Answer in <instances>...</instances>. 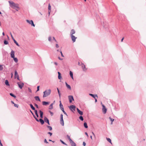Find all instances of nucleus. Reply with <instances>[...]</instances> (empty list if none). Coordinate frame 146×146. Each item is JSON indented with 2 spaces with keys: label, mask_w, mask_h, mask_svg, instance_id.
I'll use <instances>...</instances> for the list:
<instances>
[{
  "label": "nucleus",
  "mask_w": 146,
  "mask_h": 146,
  "mask_svg": "<svg viewBox=\"0 0 146 146\" xmlns=\"http://www.w3.org/2000/svg\"><path fill=\"white\" fill-rule=\"evenodd\" d=\"M51 91L50 89H48L45 90L44 92L43 97L45 98L49 96L51 93Z\"/></svg>",
  "instance_id": "1"
},
{
  "label": "nucleus",
  "mask_w": 146,
  "mask_h": 146,
  "mask_svg": "<svg viewBox=\"0 0 146 146\" xmlns=\"http://www.w3.org/2000/svg\"><path fill=\"white\" fill-rule=\"evenodd\" d=\"M8 2L9 3L11 7H14L17 8H19V7L17 4H16L13 2L11 1H9Z\"/></svg>",
  "instance_id": "2"
},
{
  "label": "nucleus",
  "mask_w": 146,
  "mask_h": 146,
  "mask_svg": "<svg viewBox=\"0 0 146 146\" xmlns=\"http://www.w3.org/2000/svg\"><path fill=\"white\" fill-rule=\"evenodd\" d=\"M17 84L19 86V87L21 89H22L24 85V84L20 82H18L17 83Z\"/></svg>",
  "instance_id": "3"
},
{
  "label": "nucleus",
  "mask_w": 146,
  "mask_h": 146,
  "mask_svg": "<svg viewBox=\"0 0 146 146\" xmlns=\"http://www.w3.org/2000/svg\"><path fill=\"white\" fill-rule=\"evenodd\" d=\"M26 21L27 23H29V24H31V26H33L34 27L35 26V25L34 24V23L33 20H27Z\"/></svg>",
  "instance_id": "4"
},
{
  "label": "nucleus",
  "mask_w": 146,
  "mask_h": 146,
  "mask_svg": "<svg viewBox=\"0 0 146 146\" xmlns=\"http://www.w3.org/2000/svg\"><path fill=\"white\" fill-rule=\"evenodd\" d=\"M102 111L104 114H105L107 111V110L105 106L102 104Z\"/></svg>",
  "instance_id": "5"
},
{
  "label": "nucleus",
  "mask_w": 146,
  "mask_h": 146,
  "mask_svg": "<svg viewBox=\"0 0 146 146\" xmlns=\"http://www.w3.org/2000/svg\"><path fill=\"white\" fill-rule=\"evenodd\" d=\"M68 98L69 102L70 103H72V101H74V99L72 96L70 95L68 96Z\"/></svg>",
  "instance_id": "6"
},
{
  "label": "nucleus",
  "mask_w": 146,
  "mask_h": 146,
  "mask_svg": "<svg viewBox=\"0 0 146 146\" xmlns=\"http://www.w3.org/2000/svg\"><path fill=\"white\" fill-rule=\"evenodd\" d=\"M36 121L38 122H40L41 124L42 125L44 123V121L42 118L40 119L39 120L37 118L35 119Z\"/></svg>",
  "instance_id": "7"
},
{
  "label": "nucleus",
  "mask_w": 146,
  "mask_h": 146,
  "mask_svg": "<svg viewBox=\"0 0 146 146\" xmlns=\"http://www.w3.org/2000/svg\"><path fill=\"white\" fill-rule=\"evenodd\" d=\"M69 108L70 110H71L72 111H75V108H76V106H75L72 105L71 106H70L69 107Z\"/></svg>",
  "instance_id": "8"
},
{
  "label": "nucleus",
  "mask_w": 146,
  "mask_h": 146,
  "mask_svg": "<svg viewBox=\"0 0 146 146\" xmlns=\"http://www.w3.org/2000/svg\"><path fill=\"white\" fill-rule=\"evenodd\" d=\"M44 121L46 123H47L49 125H50L49 120L46 117H44Z\"/></svg>",
  "instance_id": "9"
},
{
  "label": "nucleus",
  "mask_w": 146,
  "mask_h": 146,
  "mask_svg": "<svg viewBox=\"0 0 146 146\" xmlns=\"http://www.w3.org/2000/svg\"><path fill=\"white\" fill-rule=\"evenodd\" d=\"M11 56L12 58L15 57V52L14 51L12 50L11 52Z\"/></svg>",
  "instance_id": "10"
},
{
  "label": "nucleus",
  "mask_w": 146,
  "mask_h": 146,
  "mask_svg": "<svg viewBox=\"0 0 146 146\" xmlns=\"http://www.w3.org/2000/svg\"><path fill=\"white\" fill-rule=\"evenodd\" d=\"M71 36V38L72 41L73 42H74L76 41V37L72 35Z\"/></svg>",
  "instance_id": "11"
},
{
  "label": "nucleus",
  "mask_w": 146,
  "mask_h": 146,
  "mask_svg": "<svg viewBox=\"0 0 146 146\" xmlns=\"http://www.w3.org/2000/svg\"><path fill=\"white\" fill-rule=\"evenodd\" d=\"M59 106L60 108L62 110H64V108H63V105L62 104L61 101H60Z\"/></svg>",
  "instance_id": "12"
},
{
  "label": "nucleus",
  "mask_w": 146,
  "mask_h": 146,
  "mask_svg": "<svg viewBox=\"0 0 146 146\" xmlns=\"http://www.w3.org/2000/svg\"><path fill=\"white\" fill-rule=\"evenodd\" d=\"M67 137V139L69 140L70 143L71 142H72L73 141L70 138V136L68 135H67L66 136Z\"/></svg>",
  "instance_id": "13"
},
{
  "label": "nucleus",
  "mask_w": 146,
  "mask_h": 146,
  "mask_svg": "<svg viewBox=\"0 0 146 146\" xmlns=\"http://www.w3.org/2000/svg\"><path fill=\"white\" fill-rule=\"evenodd\" d=\"M65 84L67 88L69 89L70 90H71V88L69 84H68L66 82H65Z\"/></svg>",
  "instance_id": "14"
},
{
  "label": "nucleus",
  "mask_w": 146,
  "mask_h": 146,
  "mask_svg": "<svg viewBox=\"0 0 146 146\" xmlns=\"http://www.w3.org/2000/svg\"><path fill=\"white\" fill-rule=\"evenodd\" d=\"M39 112L40 114V117L41 118H43V112L40 110H39Z\"/></svg>",
  "instance_id": "15"
},
{
  "label": "nucleus",
  "mask_w": 146,
  "mask_h": 146,
  "mask_svg": "<svg viewBox=\"0 0 146 146\" xmlns=\"http://www.w3.org/2000/svg\"><path fill=\"white\" fill-rule=\"evenodd\" d=\"M34 98H35V100H36L37 101H38L39 102L40 101V99L39 96H35L34 97Z\"/></svg>",
  "instance_id": "16"
},
{
  "label": "nucleus",
  "mask_w": 146,
  "mask_h": 146,
  "mask_svg": "<svg viewBox=\"0 0 146 146\" xmlns=\"http://www.w3.org/2000/svg\"><path fill=\"white\" fill-rule=\"evenodd\" d=\"M42 105H46L48 104H49V102H45V101H43L42 102Z\"/></svg>",
  "instance_id": "17"
},
{
  "label": "nucleus",
  "mask_w": 146,
  "mask_h": 146,
  "mask_svg": "<svg viewBox=\"0 0 146 146\" xmlns=\"http://www.w3.org/2000/svg\"><path fill=\"white\" fill-rule=\"evenodd\" d=\"M58 78L59 79V80H61L62 78L61 76V74L59 72H58Z\"/></svg>",
  "instance_id": "18"
},
{
  "label": "nucleus",
  "mask_w": 146,
  "mask_h": 146,
  "mask_svg": "<svg viewBox=\"0 0 146 146\" xmlns=\"http://www.w3.org/2000/svg\"><path fill=\"white\" fill-rule=\"evenodd\" d=\"M82 67L84 71H86V66L83 64H82Z\"/></svg>",
  "instance_id": "19"
},
{
  "label": "nucleus",
  "mask_w": 146,
  "mask_h": 146,
  "mask_svg": "<svg viewBox=\"0 0 146 146\" xmlns=\"http://www.w3.org/2000/svg\"><path fill=\"white\" fill-rule=\"evenodd\" d=\"M19 76V75L18 74L16 70H15V78H16L17 77Z\"/></svg>",
  "instance_id": "20"
},
{
  "label": "nucleus",
  "mask_w": 146,
  "mask_h": 146,
  "mask_svg": "<svg viewBox=\"0 0 146 146\" xmlns=\"http://www.w3.org/2000/svg\"><path fill=\"white\" fill-rule=\"evenodd\" d=\"M89 95L90 96H92V97H93V98H95V97H98V96L96 94L95 95H94V94H89Z\"/></svg>",
  "instance_id": "21"
},
{
  "label": "nucleus",
  "mask_w": 146,
  "mask_h": 146,
  "mask_svg": "<svg viewBox=\"0 0 146 146\" xmlns=\"http://www.w3.org/2000/svg\"><path fill=\"white\" fill-rule=\"evenodd\" d=\"M70 75L72 79L73 80V74L72 72L71 71H70Z\"/></svg>",
  "instance_id": "22"
},
{
  "label": "nucleus",
  "mask_w": 146,
  "mask_h": 146,
  "mask_svg": "<svg viewBox=\"0 0 146 146\" xmlns=\"http://www.w3.org/2000/svg\"><path fill=\"white\" fill-rule=\"evenodd\" d=\"M60 123L63 126L64 125V122L63 119H60Z\"/></svg>",
  "instance_id": "23"
},
{
  "label": "nucleus",
  "mask_w": 146,
  "mask_h": 146,
  "mask_svg": "<svg viewBox=\"0 0 146 146\" xmlns=\"http://www.w3.org/2000/svg\"><path fill=\"white\" fill-rule=\"evenodd\" d=\"M75 31L74 29H72L71 31V32H70V35H73V34H75Z\"/></svg>",
  "instance_id": "24"
},
{
  "label": "nucleus",
  "mask_w": 146,
  "mask_h": 146,
  "mask_svg": "<svg viewBox=\"0 0 146 146\" xmlns=\"http://www.w3.org/2000/svg\"><path fill=\"white\" fill-rule=\"evenodd\" d=\"M30 106L31 107V108L33 110H35V108L33 106V105L31 104H30Z\"/></svg>",
  "instance_id": "25"
},
{
  "label": "nucleus",
  "mask_w": 146,
  "mask_h": 146,
  "mask_svg": "<svg viewBox=\"0 0 146 146\" xmlns=\"http://www.w3.org/2000/svg\"><path fill=\"white\" fill-rule=\"evenodd\" d=\"M5 83L6 85L7 86H9V82L7 80H6L5 82Z\"/></svg>",
  "instance_id": "26"
},
{
  "label": "nucleus",
  "mask_w": 146,
  "mask_h": 146,
  "mask_svg": "<svg viewBox=\"0 0 146 146\" xmlns=\"http://www.w3.org/2000/svg\"><path fill=\"white\" fill-rule=\"evenodd\" d=\"M53 108V104H52L50 105L49 107V109L52 110Z\"/></svg>",
  "instance_id": "27"
},
{
  "label": "nucleus",
  "mask_w": 146,
  "mask_h": 146,
  "mask_svg": "<svg viewBox=\"0 0 146 146\" xmlns=\"http://www.w3.org/2000/svg\"><path fill=\"white\" fill-rule=\"evenodd\" d=\"M70 143L71 144V146H76V143H74V141Z\"/></svg>",
  "instance_id": "28"
},
{
  "label": "nucleus",
  "mask_w": 146,
  "mask_h": 146,
  "mask_svg": "<svg viewBox=\"0 0 146 146\" xmlns=\"http://www.w3.org/2000/svg\"><path fill=\"white\" fill-rule=\"evenodd\" d=\"M13 58L14 60L16 63H17L18 62V60L17 58L14 57V58Z\"/></svg>",
  "instance_id": "29"
},
{
  "label": "nucleus",
  "mask_w": 146,
  "mask_h": 146,
  "mask_svg": "<svg viewBox=\"0 0 146 146\" xmlns=\"http://www.w3.org/2000/svg\"><path fill=\"white\" fill-rule=\"evenodd\" d=\"M84 127L86 128H88V126L87 125V123H86V122H84Z\"/></svg>",
  "instance_id": "30"
},
{
  "label": "nucleus",
  "mask_w": 146,
  "mask_h": 146,
  "mask_svg": "<svg viewBox=\"0 0 146 146\" xmlns=\"http://www.w3.org/2000/svg\"><path fill=\"white\" fill-rule=\"evenodd\" d=\"M109 118L111 121V124H113V122L114 121V119L111 118L110 117Z\"/></svg>",
  "instance_id": "31"
},
{
  "label": "nucleus",
  "mask_w": 146,
  "mask_h": 146,
  "mask_svg": "<svg viewBox=\"0 0 146 146\" xmlns=\"http://www.w3.org/2000/svg\"><path fill=\"white\" fill-rule=\"evenodd\" d=\"M10 95L15 98H16V96L12 93H10Z\"/></svg>",
  "instance_id": "32"
},
{
  "label": "nucleus",
  "mask_w": 146,
  "mask_h": 146,
  "mask_svg": "<svg viewBox=\"0 0 146 146\" xmlns=\"http://www.w3.org/2000/svg\"><path fill=\"white\" fill-rule=\"evenodd\" d=\"M14 43L16 44V45L18 46H19V44L17 43V41L15 40H13Z\"/></svg>",
  "instance_id": "33"
},
{
  "label": "nucleus",
  "mask_w": 146,
  "mask_h": 146,
  "mask_svg": "<svg viewBox=\"0 0 146 146\" xmlns=\"http://www.w3.org/2000/svg\"><path fill=\"white\" fill-rule=\"evenodd\" d=\"M3 65H0V71L2 70L3 69Z\"/></svg>",
  "instance_id": "34"
},
{
  "label": "nucleus",
  "mask_w": 146,
  "mask_h": 146,
  "mask_svg": "<svg viewBox=\"0 0 146 146\" xmlns=\"http://www.w3.org/2000/svg\"><path fill=\"white\" fill-rule=\"evenodd\" d=\"M35 115H36L37 117H38L39 116H38V114L37 111V110H35Z\"/></svg>",
  "instance_id": "35"
},
{
  "label": "nucleus",
  "mask_w": 146,
  "mask_h": 146,
  "mask_svg": "<svg viewBox=\"0 0 146 146\" xmlns=\"http://www.w3.org/2000/svg\"><path fill=\"white\" fill-rule=\"evenodd\" d=\"M47 127L49 129L50 131H51L52 130V128L51 126L47 125Z\"/></svg>",
  "instance_id": "36"
},
{
  "label": "nucleus",
  "mask_w": 146,
  "mask_h": 146,
  "mask_svg": "<svg viewBox=\"0 0 146 146\" xmlns=\"http://www.w3.org/2000/svg\"><path fill=\"white\" fill-rule=\"evenodd\" d=\"M107 140L110 143L112 144L111 139L109 138H106Z\"/></svg>",
  "instance_id": "37"
},
{
  "label": "nucleus",
  "mask_w": 146,
  "mask_h": 146,
  "mask_svg": "<svg viewBox=\"0 0 146 146\" xmlns=\"http://www.w3.org/2000/svg\"><path fill=\"white\" fill-rule=\"evenodd\" d=\"M60 141L63 144L66 145V146L67 145L66 143L65 142H64L63 141H62V140H61V139L60 140Z\"/></svg>",
  "instance_id": "38"
},
{
  "label": "nucleus",
  "mask_w": 146,
  "mask_h": 146,
  "mask_svg": "<svg viewBox=\"0 0 146 146\" xmlns=\"http://www.w3.org/2000/svg\"><path fill=\"white\" fill-rule=\"evenodd\" d=\"M78 113L80 115H82L83 114V112L82 111L80 110L78 112Z\"/></svg>",
  "instance_id": "39"
},
{
  "label": "nucleus",
  "mask_w": 146,
  "mask_h": 146,
  "mask_svg": "<svg viewBox=\"0 0 146 146\" xmlns=\"http://www.w3.org/2000/svg\"><path fill=\"white\" fill-rule=\"evenodd\" d=\"M4 43L5 44L7 45L8 44V42L7 41L5 40L4 41Z\"/></svg>",
  "instance_id": "40"
},
{
  "label": "nucleus",
  "mask_w": 146,
  "mask_h": 146,
  "mask_svg": "<svg viewBox=\"0 0 146 146\" xmlns=\"http://www.w3.org/2000/svg\"><path fill=\"white\" fill-rule=\"evenodd\" d=\"M30 112L31 113H32V114L33 115L34 118H35H35H36V117L35 116V115L33 113V112H32V111L30 110Z\"/></svg>",
  "instance_id": "41"
},
{
  "label": "nucleus",
  "mask_w": 146,
  "mask_h": 146,
  "mask_svg": "<svg viewBox=\"0 0 146 146\" xmlns=\"http://www.w3.org/2000/svg\"><path fill=\"white\" fill-rule=\"evenodd\" d=\"M80 119L81 120V121H83V120H84V119H83V117L81 115L80 116V117H79Z\"/></svg>",
  "instance_id": "42"
},
{
  "label": "nucleus",
  "mask_w": 146,
  "mask_h": 146,
  "mask_svg": "<svg viewBox=\"0 0 146 146\" xmlns=\"http://www.w3.org/2000/svg\"><path fill=\"white\" fill-rule=\"evenodd\" d=\"M48 39V40L50 42H51V37L50 36H49Z\"/></svg>",
  "instance_id": "43"
},
{
  "label": "nucleus",
  "mask_w": 146,
  "mask_h": 146,
  "mask_svg": "<svg viewBox=\"0 0 146 146\" xmlns=\"http://www.w3.org/2000/svg\"><path fill=\"white\" fill-rule=\"evenodd\" d=\"M48 11H51V6L50 5V4L48 5Z\"/></svg>",
  "instance_id": "44"
},
{
  "label": "nucleus",
  "mask_w": 146,
  "mask_h": 146,
  "mask_svg": "<svg viewBox=\"0 0 146 146\" xmlns=\"http://www.w3.org/2000/svg\"><path fill=\"white\" fill-rule=\"evenodd\" d=\"M49 111L50 112V115H51L52 116L53 115V114H54L52 112H51L50 111Z\"/></svg>",
  "instance_id": "45"
},
{
  "label": "nucleus",
  "mask_w": 146,
  "mask_h": 146,
  "mask_svg": "<svg viewBox=\"0 0 146 146\" xmlns=\"http://www.w3.org/2000/svg\"><path fill=\"white\" fill-rule=\"evenodd\" d=\"M14 106L16 107L17 108H18V104H14Z\"/></svg>",
  "instance_id": "46"
},
{
  "label": "nucleus",
  "mask_w": 146,
  "mask_h": 146,
  "mask_svg": "<svg viewBox=\"0 0 146 146\" xmlns=\"http://www.w3.org/2000/svg\"><path fill=\"white\" fill-rule=\"evenodd\" d=\"M34 105L37 108H38V105L36 104H35Z\"/></svg>",
  "instance_id": "47"
},
{
  "label": "nucleus",
  "mask_w": 146,
  "mask_h": 146,
  "mask_svg": "<svg viewBox=\"0 0 146 146\" xmlns=\"http://www.w3.org/2000/svg\"><path fill=\"white\" fill-rule=\"evenodd\" d=\"M63 111V113L65 114L67 116V115L66 113V112L64 111V110H62Z\"/></svg>",
  "instance_id": "48"
},
{
  "label": "nucleus",
  "mask_w": 146,
  "mask_h": 146,
  "mask_svg": "<svg viewBox=\"0 0 146 146\" xmlns=\"http://www.w3.org/2000/svg\"><path fill=\"white\" fill-rule=\"evenodd\" d=\"M44 142L45 143H48L46 139H45L44 140Z\"/></svg>",
  "instance_id": "49"
},
{
  "label": "nucleus",
  "mask_w": 146,
  "mask_h": 146,
  "mask_svg": "<svg viewBox=\"0 0 146 146\" xmlns=\"http://www.w3.org/2000/svg\"><path fill=\"white\" fill-rule=\"evenodd\" d=\"M56 48H59V46L58 44H56Z\"/></svg>",
  "instance_id": "50"
},
{
  "label": "nucleus",
  "mask_w": 146,
  "mask_h": 146,
  "mask_svg": "<svg viewBox=\"0 0 146 146\" xmlns=\"http://www.w3.org/2000/svg\"><path fill=\"white\" fill-rule=\"evenodd\" d=\"M39 86H38L37 87V90L36 91V92L37 91H38L39 90Z\"/></svg>",
  "instance_id": "51"
},
{
  "label": "nucleus",
  "mask_w": 146,
  "mask_h": 146,
  "mask_svg": "<svg viewBox=\"0 0 146 146\" xmlns=\"http://www.w3.org/2000/svg\"><path fill=\"white\" fill-rule=\"evenodd\" d=\"M52 38H53V40H54V41L56 42H57V40H56V39H55V38L54 37H52Z\"/></svg>",
  "instance_id": "52"
},
{
  "label": "nucleus",
  "mask_w": 146,
  "mask_h": 146,
  "mask_svg": "<svg viewBox=\"0 0 146 146\" xmlns=\"http://www.w3.org/2000/svg\"><path fill=\"white\" fill-rule=\"evenodd\" d=\"M60 53H61V56H62L63 57H64V56L63 55V54L62 53V52L61 51V50H60Z\"/></svg>",
  "instance_id": "53"
},
{
  "label": "nucleus",
  "mask_w": 146,
  "mask_h": 146,
  "mask_svg": "<svg viewBox=\"0 0 146 146\" xmlns=\"http://www.w3.org/2000/svg\"><path fill=\"white\" fill-rule=\"evenodd\" d=\"M48 134H49L50 136H51L52 135V133H51V132H48Z\"/></svg>",
  "instance_id": "54"
},
{
  "label": "nucleus",
  "mask_w": 146,
  "mask_h": 146,
  "mask_svg": "<svg viewBox=\"0 0 146 146\" xmlns=\"http://www.w3.org/2000/svg\"><path fill=\"white\" fill-rule=\"evenodd\" d=\"M63 115L62 114L60 115V119H63Z\"/></svg>",
  "instance_id": "55"
},
{
  "label": "nucleus",
  "mask_w": 146,
  "mask_h": 146,
  "mask_svg": "<svg viewBox=\"0 0 146 146\" xmlns=\"http://www.w3.org/2000/svg\"><path fill=\"white\" fill-rule=\"evenodd\" d=\"M28 90H29V91L30 92H32V90H31L29 88H28Z\"/></svg>",
  "instance_id": "56"
},
{
  "label": "nucleus",
  "mask_w": 146,
  "mask_h": 146,
  "mask_svg": "<svg viewBox=\"0 0 146 146\" xmlns=\"http://www.w3.org/2000/svg\"><path fill=\"white\" fill-rule=\"evenodd\" d=\"M83 146H85L86 145V143L85 142H83Z\"/></svg>",
  "instance_id": "57"
},
{
  "label": "nucleus",
  "mask_w": 146,
  "mask_h": 146,
  "mask_svg": "<svg viewBox=\"0 0 146 146\" xmlns=\"http://www.w3.org/2000/svg\"><path fill=\"white\" fill-rule=\"evenodd\" d=\"M57 90L58 92V94H60V91H59V90L58 88H57Z\"/></svg>",
  "instance_id": "58"
},
{
  "label": "nucleus",
  "mask_w": 146,
  "mask_h": 146,
  "mask_svg": "<svg viewBox=\"0 0 146 146\" xmlns=\"http://www.w3.org/2000/svg\"><path fill=\"white\" fill-rule=\"evenodd\" d=\"M58 58L59 60H63V59L62 58H61L60 57H58Z\"/></svg>",
  "instance_id": "59"
},
{
  "label": "nucleus",
  "mask_w": 146,
  "mask_h": 146,
  "mask_svg": "<svg viewBox=\"0 0 146 146\" xmlns=\"http://www.w3.org/2000/svg\"><path fill=\"white\" fill-rule=\"evenodd\" d=\"M0 146H3L2 144L1 141H0Z\"/></svg>",
  "instance_id": "60"
},
{
  "label": "nucleus",
  "mask_w": 146,
  "mask_h": 146,
  "mask_svg": "<svg viewBox=\"0 0 146 146\" xmlns=\"http://www.w3.org/2000/svg\"><path fill=\"white\" fill-rule=\"evenodd\" d=\"M85 134L87 135V137H88V135L87 132H85Z\"/></svg>",
  "instance_id": "61"
},
{
  "label": "nucleus",
  "mask_w": 146,
  "mask_h": 146,
  "mask_svg": "<svg viewBox=\"0 0 146 146\" xmlns=\"http://www.w3.org/2000/svg\"><path fill=\"white\" fill-rule=\"evenodd\" d=\"M54 64L56 65H58V64L56 62H54Z\"/></svg>",
  "instance_id": "62"
},
{
  "label": "nucleus",
  "mask_w": 146,
  "mask_h": 146,
  "mask_svg": "<svg viewBox=\"0 0 146 146\" xmlns=\"http://www.w3.org/2000/svg\"><path fill=\"white\" fill-rule=\"evenodd\" d=\"M17 79L19 80H20V79L19 78V76H18V77H17Z\"/></svg>",
  "instance_id": "63"
},
{
  "label": "nucleus",
  "mask_w": 146,
  "mask_h": 146,
  "mask_svg": "<svg viewBox=\"0 0 146 146\" xmlns=\"http://www.w3.org/2000/svg\"><path fill=\"white\" fill-rule=\"evenodd\" d=\"M11 38L13 40H15L13 36L11 37Z\"/></svg>",
  "instance_id": "64"
}]
</instances>
